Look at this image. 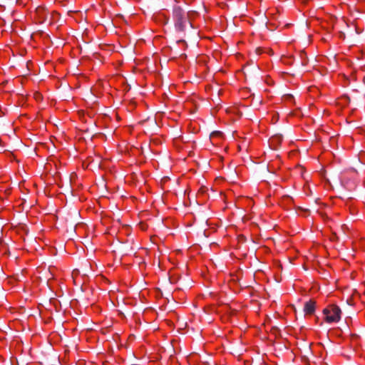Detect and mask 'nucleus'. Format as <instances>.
Listing matches in <instances>:
<instances>
[{
    "instance_id": "5",
    "label": "nucleus",
    "mask_w": 365,
    "mask_h": 365,
    "mask_svg": "<svg viewBox=\"0 0 365 365\" xmlns=\"http://www.w3.org/2000/svg\"><path fill=\"white\" fill-rule=\"evenodd\" d=\"M294 338L297 340L301 341H305L308 340L306 335L304 333H299V334L296 335Z\"/></svg>"
},
{
    "instance_id": "6",
    "label": "nucleus",
    "mask_w": 365,
    "mask_h": 365,
    "mask_svg": "<svg viewBox=\"0 0 365 365\" xmlns=\"http://www.w3.org/2000/svg\"><path fill=\"white\" fill-rule=\"evenodd\" d=\"M222 135V133L220 131H214L211 133V136H220Z\"/></svg>"
},
{
    "instance_id": "15",
    "label": "nucleus",
    "mask_w": 365,
    "mask_h": 365,
    "mask_svg": "<svg viewBox=\"0 0 365 365\" xmlns=\"http://www.w3.org/2000/svg\"><path fill=\"white\" fill-rule=\"evenodd\" d=\"M269 340L272 341V342H274V341L275 340V339H269Z\"/></svg>"
},
{
    "instance_id": "9",
    "label": "nucleus",
    "mask_w": 365,
    "mask_h": 365,
    "mask_svg": "<svg viewBox=\"0 0 365 365\" xmlns=\"http://www.w3.org/2000/svg\"><path fill=\"white\" fill-rule=\"evenodd\" d=\"M35 97H36V100H40L41 99V95L40 93H36L35 94Z\"/></svg>"
},
{
    "instance_id": "17",
    "label": "nucleus",
    "mask_w": 365,
    "mask_h": 365,
    "mask_svg": "<svg viewBox=\"0 0 365 365\" xmlns=\"http://www.w3.org/2000/svg\"><path fill=\"white\" fill-rule=\"evenodd\" d=\"M113 340L116 341L118 340V339L117 338H113Z\"/></svg>"
},
{
    "instance_id": "16",
    "label": "nucleus",
    "mask_w": 365,
    "mask_h": 365,
    "mask_svg": "<svg viewBox=\"0 0 365 365\" xmlns=\"http://www.w3.org/2000/svg\"><path fill=\"white\" fill-rule=\"evenodd\" d=\"M284 340H286L287 341H289V339H288V338H284Z\"/></svg>"
},
{
    "instance_id": "3",
    "label": "nucleus",
    "mask_w": 365,
    "mask_h": 365,
    "mask_svg": "<svg viewBox=\"0 0 365 365\" xmlns=\"http://www.w3.org/2000/svg\"><path fill=\"white\" fill-rule=\"evenodd\" d=\"M316 302L309 300L305 302L304 306V312L306 314H312L315 312Z\"/></svg>"
},
{
    "instance_id": "4",
    "label": "nucleus",
    "mask_w": 365,
    "mask_h": 365,
    "mask_svg": "<svg viewBox=\"0 0 365 365\" xmlns=\"http://www.w3.org/2000/svg\"><path fill=\"white\" fill-rule=\"evenodd\" d=\"M300 57L302 59V65L303 66H306L308 63V59L307 56V53L304 51H301L300 53Z\"/></svg>"
},
{
    "instance_id": "11",
    "label": "nucleus",
    "mask_w": 365,
    "mask_h": 365,
    "mask_svg": "<svg viewBox=\"0 0 365 365\" xmlns=\"http://www.w3.org/2000/svg\"><path fill=\"white\" fill-rule=\"evenodd\" d=\"M299 210H302V211H304V212H309V210L308 209H304L302 207H299Z\"/></svg>"
},
{
    "instance_id": "7",
    "label": "nucleus",
    "mask_w": 365,
    "mask_h": 365,
    "mask_svg": "<svg viewBox=\"0 0 365 365\" xmlns=\"http://www.w3.org/2000/svg\"><path fill=\"white\" fill-rule=\"evenodd\" d=\"M128 339H129V340H130V341H133V340L137 339V337H136V336H135V335H134V334H130V335L129 336V338H128Z\"/></svg>"
},
{
    "instance_id": "18",
    "label": "nucleus",
    "mask_w": 365,
    "mask_h": 365,
    "mask_svg": "<svg viewBox=\"0 0 365 365\" xmlns=\"http://www.w3.org/2000/svg\"><path fill=\"white\" fill-rule=\"evenodd\" d=\"M170 342H171V343L175 342V339H172V340L170 341Z\"/></svg>"
},
{
    "instance_id": "2",
    "label": "nucleus",
    "mask_w": 365,
    "mask_h": 365,
    "mask_svg": "<svg viewBox=\"0 0 365 365\" xmlns=\"http://www.w3.org/2000/svg\"><path fill=\"white\" fill-rule=\"evenodd\" d=\"M341 309L336 305H331L323 310L326 322L329 323L336 322L341 318Z\"/></svg>"
},
{
    "instance_id": "8",
    "label": "nucleus",
    "mask_w": 365,
    "mask_h": 365,
    "mask_svg": "<svg viewBox=\"0 0 365 365\" xmlns=\"http://www.w3.org/2000/svg\"><path fill=\"white\" fill-rule=\"evenodd\" d=\"M359 339V336L357 334L351 335V339L356 340V339Z\"/></svg>"
},
{
    "instance_id": "13",
    "label": "nucleus",
    "mask_w": 365,
    "mask_h": 365,
    "mask_svg": "<svg viewBox=\"0 0 365 365\" xmlns=\"http://www.w3.org/2000/svg\"><path fill=\"white\" fill-rule=\"evenodd\" d=\"M55 336H58L61 338V340H63V338L59 334H56Z\"/></svg>"
},
{
    "instance_id": "12",
    "label": "nucleus",
    "mask_w": 365,
    "mask_h": 365,
    "mask_svg": "<svg viewBox=\"0 0 365 365\" xmlns=\"http://www.w3.org/2000/svg\"><path fill=\"white\" fill-rule=\"evenodd\" d=\"M180 42H183V43H185V41H184V40H179V41H178V43H180Z\"/></svg>"
},
{
    "instance_id": "14",
    "label": "nucleus",
    "mask_w": 365,
    "mask_h": 365,
    "mask_svg": "<svg viewBox=\"0 0 365 365\" xmlns=\"http://www.w3.org/2000/svg\"><path fill=\"white\" fill-rule=\"evenodd\" d=\"M48 272L49 273V274L51 275V277H52V274L51 273L50 270L48 269Z\"/></svg>"
},
{
    "instance_id": "1",
    "label": "nucleus",
    "mask_w": 365,
    "mask_h": 365,
    "mask_svg": "<svg viewBox=\"0 0 365 365\" xmlns=\"http://www.w3.org/2000/svg\"><path fill=\"white\" fill-rule=\"evenodd\" d=\"M173 19L175 21V29L178 31H184L187 26L192 27L185 12L180 7L175 6L173 11Z\"/></svg>"
},
{
    "instance_id": "10",
    "label": "nucleus",
    "mask_w": 365,
    "mask_h": 365,
    "mask_svg": "<svg viewBox=\"0 0 365 365\" xmlns=\"http://www.w3.org/2000/svg\"><path fill=\"white\" fill-rule=\"evenodd\" d=\"M278 332H279V330L275 329L273 330V332L272 333V334L276 335L277 333H278Z\"/></svg>"
}]
</instances>
